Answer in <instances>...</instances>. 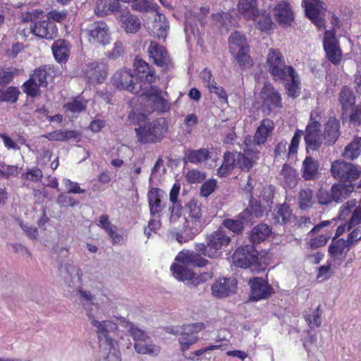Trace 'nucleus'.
<instances>
[{"label":"nucleus","instance_id":"nucleus-1","mask_svg":"<svg viewBox=\"0 0 361 361\" xmlns=\"http://www.w3.org/2000/svg\"><path fill=\"white\" fill-rule=\"evenodd\" d=\"M133 66L135 76L129 69L119 70L112 77L113 85L121 90H132L137 88H139V90H149L148 85L156 80L154 71L148 63L140 59H135Z\"/></svg>","mask_w":361,"mask_h":361},{"label":"nucleus","instance_id":"nucleus-2","mask_svg":"<svg viewBox=\"0 0 361 361\" xmlns=\"http://www.w3.org/2000/svg\"><path fill=\"white\" fill-rule=\"evenodd\" d=\"M269 73L276 81H280L286 90L299 89L300 80L292 66H286L281 53L277 49H269L266 59Z\"/></svg>","mask_w":361,"mask_h":361},{"label":"nucleus","instance_id":"nucleus-3","mask_svg":"<svg viewBox=\"0 0 361 361\" xmlns=\"http://www.w3.org/2000/svg\"><path fill=\"white\" fill-rule=\"evenodd\" d=\"M86 315L90 319L92 325L97 328L96 334L99 343L101 345H106L107 350H109L107 356L100 361H121V352L117 348L118 345L114 338L115 333L118 329L117 324L109 320L98 322L93 317V314L90 312H87Z\"/></svg>","mask_w":361,"mask_h":361},{"label":"nucleus","instance_id":"nucleus-4","mask_svg":"<svg viewBox=\"0 0 361 361\" xmlns=\"http://www.w3.org/2000/svg\"><path fill=\"white\" fill-rule=\"evenodd\" d=\"M137 141L142 145H151L160 142L168 132L167 121L159 117L145 122L134 129Z\"/></svg>","mask_w":361,"mask_h":361},{"label":"nucleus","instance_id":"nucleus-5","mask_svg":"<svg viewBox=\"0 0 361 361\" xmlns=\"http://www.w3.org/2000/svg\"><path fill=\"white\" fill-rule=\"evenodd\" d=\"M161 93L162 92H142L140 94H135L130 99L129 105L137 106L148 114H164L169 111L170 103Z\"/></svg>","mask_w":361,"mask_h":361},{"label":"nucleus","instance_id":"nucleus-6","mask_svg":"<svg viewBox=\"0 0 361 361\" xmlns=\"http://www.w3.org/2000/svg\"><path fill=\"white\" fill-rule=\"evenodd\" d=\"M250 138L245 139L244 140L245 147H244L243 152L226 151L223 157L226 159H230L231 161H233V164L239 170L245 173L250 171L251 169L257 164L259 154V151L255 147H250Z\"/></svg>","mask_w":361,"mask_h":361},{"label":"nucleus","instance_id":"nucleus-7","mask_svg":"<svg viewBox=\"0 0 361 361\" xmlns=\"http://www.w3.org/2000/svg\"><path fill=\"white\" fill-rule=\"evenodd\" d=\"M127 334L133 338L134 349L139 354L158 355L160 347L152 343L145 331L133 323L128 324Z\"/></svg>","mask_w":361,"mask_h":361},{"label":"nucleus","instance_id":"nucleus-8","mask_svg":"<svg viewBox=\"0 0 361 361\" xmlns=\"http://www.w3.org/2000/svg\"><path fill=\"white\" fill-rule=\"evenodd\" d=\"M331 174L340 183H354L360 178V171L351 163L335 160L331 165Z\"/></svg>","mask_w":361,"mask_h":361},{"label":"nucleus","instance_id":"nucleus-9","mask_svg":"<svg viewBox=\"0 0 361 361\" xmlns=\"http://www.w3.org/2000/svg\"><path fill=\"white\" fill-rule=\"evenodd\" d=\"M342 117L348 118L353 125L361 126V102L355 105V96L352 92H340Z\"/></svg>","mask_w":361,"mask_h":361},{"label":"nucleus","instance_id":"nucleus-10","mask_svg":"<svg viewBox=\"0 0 361 361\" xmlns=\"http://www.w3.org/2000/svg\"><path fill=\"white\" fill-rule=\"evenodd\" d=\"M229 50L240 66L244 67L251 66L246 39L239 32H234L229 37Z\"/></svg>","mask_w":361,"mask_h":361},{"label":"nucleus","instance_id":"nucleus-11","mask_svg":"<svg viewBox=\"0 0 361 361\" xmlns=\"http://www.w3.org/2000/svg\"><path fill=\"white\" fill-rule=\"evenodd\" d=\"M231 257H232V263L235 267L248 269L257 264L259 252L253 245H245L235 250Z\"/></svg>","mask_w":361,"mask_h":361},{"label":"nucleus","instance_id":"nucleus-12","mask_svg":"<svg viewBox=\"0 0 361 361\" xmlns=\"http://www.w3.org/2000/svg\"><path fill=\"white\" fill-rule=\"evenodd\" d=\"M320 128V123L312 117V113H311L304 134L305 144L307 150H317L322 145L324 135L321 133Z\"/></svg>","mask_w":361,"mask_h":361},{"label":"nucleus","instance_id":"nucleus-13","mask_svg":"<svg viewBox=\"0 0 361 361\" xmlns=\"http://www.w3.org/2000/svg\"><path fill=\"white\" fill-rule=\"evenodd\" d=\"M323 47L326 58L333 64L339 65L343 59V51L334 32H325Z\"/></svg>","mask_w":361,"mask_h":361},{"label":"nucleus","instance_id":"nucleus-14","mask_svg":"<svg viewBox=\"0 0 361 361\" xmlns=\"http://www.w3.org/2000/svg\"><path fill=\"white\" fill-rule=\"evenodd\" d=\"M302 4L307 17L319 29L324 28L326 8L324 4L319 0H303Z\"/></svg>","mask_w":361,"mask_h":361},{"label":"nucleus","instance_id":"nucleus-15","mask_svg":"<svg viewBox=\"0 0 361 361\" xmlns=\"http://www.w3.org/2000/svg\"><path fill=\"white\" fill-rule=\"evenodd\" d=\"M248 286L250 287V299L254 302L267 299L273 293V288L267 280L260 277L250 278Z\"/></svg>","mask_w":361,"mask_h":361},{"label":"nucleus","instance_id":"nucleus-16","mask_svg":"<svg viewBox=\"0 0 361 361\" xmlns=\"http://www.w3.org/2000/svg\"><path fill=\"white\" fill-rule=\"evenodd\" d=\"M204 329V324L203 322L183 325L179 337L181 351L188 350L190 346L196 343L198 341L197 334L203 331Z\"/></svg>","mask_w":361,"mask_h":361},{"label":"nucleus","instance_id":"nucleus-17","mask_svg":"<svg viewBox=\"0 0 361 361\" xmlns=\"http://www.w3.org/2000/svg\"><path fill=\"white\" fill-rule=\"evenodd\" d=\"M154 13L153 17L146 20V27L154 37L159 39H165L169 33V23L166 18L158 11Z\"/></svg>","mask_w":361,"mask_h":361},{"label":"nucleus","instance_id":"nucleus-18","mask_svg":"<svg viewBox=\"0 0 361 361\" xmlns=\"http://www.w3.org/2000/svg\"><path fill=\"white\" fill-rule=\"evenodd\" d=\"M115 16L121 28L126 33L135 34L141 28V21L139 18L127 8L119 10Z\"/></svg>","mask_w":361,"mask_h":361},{"label":"nucleus","instance_id":"nucleus-19","mask_svg":"<svg viewBox=\"0 0 361 361\" xmlns=\"http://www.w3.org/2000/svg\"><path fill=\"white\" fill-rule=\"evenodd\" d=\"M231 243V238L224 231L218 229L206 237V243L208 244L209 251L211 255H222V249Z\"/></svg>","mask_w":361,"mask_h":361},{"label":"nucleus","instance_id":"nucleus-20","mask_svg":"<svg viewBox=\"0 0 361 361\" xmlns=\"http://www.w3.org/2000/svg\"><path fill=\"white\" fill-rule=\"evenodd\" d=\"M237 281L232 278H223L215 281L211 286V293L216 298H228L235 292Z\"/></svg>","mask_w":361,"mask_h":361},{"label":"nucleus","instance_id":"nucleus-21","mask_svg":"<svg viewBox=\"0 0 361 361\" xmlns=\"http://www.w3.org/2000/svg\"><path fill=\"white\" fill-rule=\"evenodd\" d=\"M89 41L92 44H106L111 37L107 25L102 21L94 22L88 29Z\"/></svg>","mask_w":361,"mask_h":361},{"label":"nucleus","instance_id":"nucleus-22","mask_svg":"<svg viewBox=\"0 0 361 361\" xmlns=\"http://www.w3.org/2000/svg\"><path fill=\"white\" fill-rule=\"evenodd\" d=\"M176 262L184 266L203 268L206 267L209 261L204 259L196 251L183 250L175 258Z\"/></svg>","mask_w":361,"mask_h":361},{"label":"nucleus","instance_id":"nucleus-23","mask_svg":"<svg viewBox=\"0 0 361 361\" xmlns=\"http://www.w3.org/2000/svg\"><path fill=\"white\" fill-rule=\"evenodd\" d=\"M276 20L281 25H289L294 19V12L291 5L286 1H279L274 8Z\"/></svg>","mask_w":361,"mask_h":361},{"label":"nucleus","instance_id":"nucleus-24","mask_svg":"<svg viewBox=\"0 0 361 361\" xmlns=\"http://www.w3.org/2000/svg\"><path fill=\"white\" fill-rule=\"evenodd\" d=\"M353 245H354L345 243L343 238L331 239L327 252H329L331 259L334 261L337 260L341 263L346 259L347 252Z\"/></svg>","mask_w":361,"mask_h":361},{"label":"nucleus","instance_id":"nucleus-25","mask_svg":"<svg viewBox=\"0 0 361 361\" xmlns=\"http://www.w3.org/2000/svg\"><path fill=\"white\" fill-rule=\"evenodd\" d=\"M30 32L38 37L51 39L56 36L58 30L55 24L47 19L35 22Z\"/></svg>","mask_w":361,"mask_h":361},{"label":"nucleus","instance_id":"nucleus-26","mask_svg":"<svg viewBox=\"0 0 361 361\" xmlns=\"http://www.w3.org/2000/svg\"><path fill=\"white\" fill-rule=\"evenodd\" d=\"M148 54L154 63L159 66H167L170 63L167 51L156 42H151L148 48Z\"/></svg>","mask_w":361,"mask_h":361},{"label":"nucleus","instance_id":"nucleus-27","mask_svg":"<svg viewBox=\"0 0 361 361\" xmlns=\"http://www.w3.org/2000/svg\"><path fill=\"white\" fill-rule=\"evenodd\" d=\"M47 85V72L44 68L36 69L29 80L23 85L24 90H37L40 87H46Z\"/></svg>","mask_w":361,"mask_h":361},{"label":"nucleus","instance_id":"nucleus-28","mask_svg":"<svg viewBox=\"0 0 361 361\" xmlns=\"http://www.w3.org/2000/svg\"><path fill=\"white\" fill-rule=\"evenodd\" d=\"M211 158L208 148H200L199 149H188L184 151V164H192L199 165L208 161Z\"/></svg>","mask_w":361,"mask_h":361},{"label":"nucleus","instance_id":"nucleus-29","mask_svg":"<svg viewBox=\"0 0 361 361\" xmlns=\"http://www.w3.org/2000/svg\"><path fill=\"white\" fill-rule=\"evenodd\" d=\"M274 129V123H273L272 120L263 118L260 122V126L257 128L252 142L256 145H264L267 142L268 137L272 133Z\"/></svg>","mask_w":361,"mask_h":361},{"label":"nucleus","instance_id":"nucleus-30","mask_svg":"<svg viewBox=\"0 0 361 361\" xmlns=\"http://www.w3.org/2000/svg\"><path fill=\"white\" fill-rule=\"evenodd\" d=\"M42 137L51 142H68L71 140L79 141L81 135L77 130L59 129L43 134Z\"/></svg>","mask_w":361,"mask_h":361},{"label":"nucleus","instance_id":"nucleus-31","mask_svg":"<svg viewBox=\"0 0 361 361\" xmlns=\"http://www.w3.org/2000/svg\"><path fill=\"white\" fill-rule=\"evenodd\" d=\"M354 189L355 183H338L331 185V192L329 193L335 202H342L349 197Z\"/></svg>","mask_w":361,"mask_h":361},{"label":"nucleus","instance_id":"nucleus-32","mask_svg":"<svg viewBox=\"0 0 361 361\" xmlns=\"http://www.w3.org/2000/svg\"><path fill=\"white\" fill-rule=\"evenodd\" d=\"M147 202L151 216L161 213L165 208L164 203L161 200V190L159 188H152L147 192Z\"/></svg>","mask_w":361,"mask_h":361},{"label":"nucleus","instance_id":"nucleus-33","mask_svg":"<svg viewBox=\"0 0 361 361\" xmlns=\"http://www.w3.org/2000/svg\"><path fill=\"white\" fill-rule=\"evenodd\" d=\"M319 175V162L310 156L305 158L302 164V177L306 180H316Z\"/></svg>","mask_w":361,"mask_h":361},{"label":"nucleus","instance_id":"nucleus-34","mask_svg":"<svg viewBox=\"0 0 361 361\" xmlns=\"http://www.w3.org/2000/svg\"><path fill=\"white\" fill-rule=\"evenodd\" d=\"M298 174L296 170L288 164L283 165L280 172V180L285 189H291L297 185Z\"/></svg>","mask_w":361,"mask_h":361},{"label":"nucleus","instance_id":"nucleus-35","mask_svg":"<svg viewBox=\"0 0 361 361\" xmlns=\"http://www.w3.org/2000/svg\"><path fill=\"white\" fill-rule=\"evenodd\" d=\"M324 135L326 144L334 145L340 136V122L334 117L329 118L324 126Z\"/></svg>","mask_w":361,"mask_h":361},{"label":"nucleus","instance_id":"nucleus-36","mask_svg":"<svg viewBox=\"0 0 361 361\" xmlns=\"http://www.w3.org/2000/svg\"><path fill=\"white\" fill-rule=\"evenodd\" d=\"M251 20L254 22L255 27L261 32H268L274 27V23L269 13L265 10H258L255 18H252Z\"/></svg>","mask_w":361,"mask_h":361},{"label":"nucleus","instance_id":"nucleus-37","mask_svg":"<svg viewBox=\"0 0 361 361\" xmlns=\"http://www.w3.org/2000/svg\"><path fill=\"white\" fill-rule=\"evenodd\" d=\"M106 77V71L104 65L98 63H92L87 71L88 82L91 84L102 83Z\"/></svg>","mask_w":361,"mask_h":361},{"label":"nucleus","instance_id":"nucleus-38","mask_svg":"<svg viewBox=\"0 0 361 361\" xmlns=\"http://www.w3.org/2000/svg\"><path fill=\"white\" fill-rule=\"evenodd\" d=\"M98 226L105 231L111 239L112 244H121L123 242V235L116 233L115 226L110 223L108 215H102L99 217Z\"/></svg>","mask_w":361,"mask_h":361},{"label":"nucleus","instance_id":"nucleus-39","mask_svg":"<svg viewBox=\"0 0 361 361\" xmlns=\"http://www.w3.org/2000/svg\"><path fill=\"white\" fill-rule=\"evenodd\" d=\"M361 223V202L359 204V206L355 207V211H353V214H351L350 221L347 222L345 224H343L337 227L336 229L335 235H334L333 239L338 240L341 235L344 233L345 230L350 231L353 227L357 226V224Z\"/></svg>","mask_w":361,"mask_h":361},{"label":"nucleus","instance_id":"nucleus-40","mask_svg":"<svg viewBox=\"0 0 361 361\" xmlns=\"http://www.w3.org/2000/svg\"><path fill=\"white\" fill-rule=\"evenodd\" d=\"M214 24L221 31H228L235 24V19L229 12H219L212 16Z\"/></svg>","mask_w":361,"mask_h":361},{"label":"nucleus","instance_id":"nucleus-41","mask_svg":"<svg viewBox=\"0 0 361 361\" xmlns=\"http://www.w3.org/2000/svg\"><path fill=\"white\" fill-rule=\"evenodd\" d=\"M238 9L243 18L247 20L255 18L259 10L256 0H238Z\"/></svg>","mask_w":361,"mask_h":361},{"label":"nucleus","instance_id":"nucleus-42","mask_svg":"<svg viewBox=\"0 0 361 361\" xmlns=\"http://www.w3.org/2000/svg\"><path fill=\"white\" fill-rule=\"evenodd\" d=\"M272 216H274V220L276 224L286 225L290 222V219H292L293 214L290 206L288 204L284 203L276 207L274 212H272Z\"/></svg>","mask_w":361,"mask_h":361},{"label":"nucleus","instance_id":"nucleus-43","mask_svg":"<svg viewBox=\"0 0 361 361\" xmlns=\"http://www.w3.org/2000/svg\"><path fill=\"white\" fill-rule=\"evenodd\" d=\"M121 8L120 3L114 0H98L95 13L98 16H106L109 12L117 13Z\"/></svg>","mask_w":361,"mask_h":361},{"label":"nucleus","instance_id":"nucleus-44","mask_svg":"<svg viewBox=\"0 0 361 361\" xmlns=\"http://www.w3.org/2000/svg\"><path fill=\"white\" fill-rule=\"evenodd\" d=\"M271 228L269 226L261 223L252 228L250 233V242L252 244H260L270 235Z\"/></svg>","mask_w":361,"mask_h":361},{"label":"nucleus","instance_id":"nucleus-45","mask_svg":"<svg viewBox=\"0 0 361 361\" xmlns=\"http://www.w3.org/2000/svg\"><path fill=\"white\" fill-rule=\"evenodd\" d=\"M169 269H171L173 278L182 282H185L188 279H191L192 276L196 275L189 268L177 262L172 263Z\"/></svg>","mask_w":361,"mask_h":361},{"label":"nucleus","instance_id":"nucleus-46","mask_svg":"<svg viewBox=\"0 0 361 361\" xmlns=\"http://www.w3.org/2000/svg\"><path fill=\"white\" fill-rule=\"evenodd\" d=\"M361 152V138L357 137L347 145L342 152V157L350 161H353L360 156Z\"/></svg>","mask_w":361,"mask_h":361},{"label":"nucleus","instance_id":"nucleus-47","mask_svg":"<svg viewBox=\"0 0 361 361\" xmlns=\"http://www.w3.org/2000/svg\"><path fill=\"white\" fill-rule=\"evenodd\" d=\"M52 52L57 61H66L69 54V43L65 40L56 41L52 45Z\"/></svg>","mask_w":361,"mask_h":361},{"label":"nucleus","instance_id":"nucleus-48","mask_svg":"<svg viewBox=\"0 0 361 361\" xmlns=\"http://www.w3.org/2000/svg\"><path fill=\"white\" fill-rule=\"evenodd\" d=\"M245 214L246 211H244L239 214L238 219H224L223 225L224 228H226L227 229H228V231L233 232L236 234L241 233L242 231H243L244 228V220Z\"/></svg>","mask_w":361,"mask_h":361},{"label":"nucleus","instance_id":"nucleus-49","mask_svg":"<svg viewBox=\"0 0 361 361\" xmlns=\"http://www.w3.org/2000/svg\"><path fill=\"white\" fill-rule=\"evenodd\" d=\"M86 104L87 100L81 96H78L74 97L71 102L63 104V109L72 114H80L85 111Z\"/></svg>","mask_w":361,"mask_h":361},{"label":"nucleus","instance_id":"nucleus-50","mask_svg":"<svg viewBox=\"0 0 361 361\" xmlns=\"http://www.w3.org/2000/svg\"><path fill=\"white\" fill-rule=\"evenodd\" d=\"M131 108L129 114H128V121L130 123L133 125H139L142 122H145L147 119V115L146 111H144L141 108L135 105H129Z\"/></svg>","mask_w":361,"mask_h":361},{"label":"nucleus","instance_id":"nucleus-51","mask_svg":"<svg viewBox=\"0 0 361 361\" xmlns=\"http://www.w3.org/2000/svg\"><path fill=\"white\" fill-rule=\"evenodd\" d=\"M281 98L279 92H269L267 97L263 101V111H267L269 113L273 109L281 107Z\"/></svg>","mask_w":361,"mask_h":361},{"label":"nucleus","instance_id":"nucleus-52","mask_svg":"<svg viewBox=\"0 0 361 361\" xmlns=\"http://www.w3.org/2000/svg\"><path fill=\"white\" fill-rule=\"evenodd\" d=\"M131 8L133 10L147 13V12H157L159 6L148 0H133L131 2Z\"/></svg>","mask_w":361,"mask_h":361},{"label":"nucleus","instance_id":"nucleus-53","mask_svg":"<svg viewBox=\"0 0 361 361\" xmlns=\"http://www.w3.org/2000/svg\"><path fill=\"white\" fill-rule=\"evenodd\" d=\"M186 216L185 219H204L202 218V209L197 202L192 200L185 206Z\"/></svg>","mask_w":361,"mask_h":361},{"label":"nucleus","instance_id":"nucleus-54","mask_svg":"<svg viewBox=\"0 0 361 361\" xmlns=\"http://www.w3.org/2000/svg\"><path fill=\"white\" fill-rule=\"evenodd\" d=\"M312 191L306 188L300 191L298 193V205L302 209H307L312 207Z\"/></svg>","mask_w":361,"mask_h":361},{"label":"nucleus","instance_id":"nucleus-55","mask_svg":"<svg viewBox=\"0 0 361 361\" xmlns=\"http://www.w3.org/2000/svg\"><path fill=\"white\" fill-rule=\"evenodd\" d=\"M322 314V312L321 311V306L319 305L317 306V307H316L315 310H313V313H312V314H305L304 319L305 321H306L307 326H309V327L311 329L320 326V318Z\"/></svg>","mask_w":361,"mask_h":361},{"label":"nucleus","instance_id":"nucleus-56","mask_svg":"<svg viewBox=\"0 0 361 361\" xmlns=\"http://www.w3.org/2000/svg\"><path fill=\"white\" fill-rule=\"evenodd\" d=\"M212 278L213 271H209L192 276L191 279H188L186 281H189V284L192 285L193 287H197L211 280Z\"/></svg>","mask_w":361,"mask_h":361},{"label":"nucleus","instance_id":"nucleus-57","mask_svg":"<svg viewBox=\"0 0 361 361\" xmlns=\"http://www.w3.org/2000/svg\"><path fill=\"white\" fill-rule=\"evenodd\" d=\"M329 238L330 235L327 233L317 235L314 238H310L309 242L307 243V246L310 250H317L326 245Z\"/></svg>","mask_w":361,"mask_h":361},{"label":"nucleus","instance_id":"nucleus-58","mask_svg":"<svg viewBox=\"0 0 361 361\" xmlns=\"http://www.w3.org/2000/svg\"><path fill=\"white\" fill-rule=\"evenodd\" d=\"M235 168V166L233 164V161H231L230 159H226L223 157V163L221 166L217 168L216 175L220 178H226L231 173Z\"/></svg>","mask_w":361,"mask_h":361},{"label":"nucleus","instance_id":"nucleus-59","mask_svg":"<svg viewBox=\"0 0 361 361\" xmlns=\"http://www.w3.org/2000/svg\"><path fill=\"white\" fill-rule=\"evenodd\" d=\"M204 226V219H185L183 229L200 233Z\"/></svg>","mask_w":361,"mask_h":361},{"label":"nucleus","instance_id":"nucleus-60","mask_svg":"<svg viewBox=\"0 0 361 361\" xmlns=\"http://www.w3.org/2000/svg\"><path fill=\"white\" fill-rule=\"evenodd\" d=\"M302 135L303 131L302 130L298 129L295 133H294L291 142H290L289 147H288V157L296 154L297 150H298L299 142H300V138Z\"/></svg>","mask_w":361,"mask_h":361},{"label":"nucleus","instance_id":"nucleus-61","mask_svg":"<svg viewBox=\"0 0 361 361\" xmlns=\"http://www.w3.org/2000/svg\"><path fill=\"white\" fill-rule=\"evenodd\" d=\"M217 188V181L214 179H209L203 183L201 185L200 195L201 197L207 198Z\"/></svg>","mask_w":361,"mask_h":361},{"label":"nucleus","instance_id":"nucleus-62","mask_svg":"<svg viewBox=\"0 0 361 361\" xmlns=\"http://www.w3.org/2000/svg\"><path fill=\"white\" fill-rule=\"evenodd\" d=\"M204 173L197 169L189 170L188 173H186V175H185V179L190 184L202 183L204 181Z\"/></svg>","mask_w":361,"mask_h":361},{"label":"nucleus","instance_id":"nucleus-63","mask_svg":"<svg viewBox=\"0 0 361 361\" xmlns=\"http://www.w3.org/2000/svg\"><path fill=\"white\" fill-rule=\"evenodd\" d=\"M199 233V232L182 229L180 231L175 233V238L178 243L183 244L191 241Z\"/></svg>","mask_w":361,"mask_h":361},{"label":"nucleus","instance_id":"nucleus-64","mask_svg":"<svg viewBox=\"0 0 361 361\" xmlns=\"http://www.w3.org/2000/svg\"><path fill=\"white\" fill-rule=\"evenodd\" d=\"M185 31L188 38H191V35L194 37H198L201 34V30L197 27L196 22H193L190 18L187 16Z\"/></svg>","mask_w":361,"mask_h":361}]
</instances>
